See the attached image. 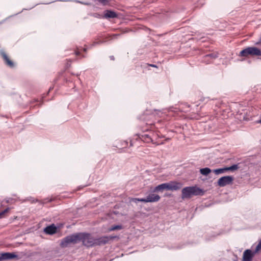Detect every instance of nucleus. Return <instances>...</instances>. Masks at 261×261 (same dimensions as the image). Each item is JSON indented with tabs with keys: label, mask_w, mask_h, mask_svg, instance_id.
<instances>
[{
	"label": "nucleus",
	"mask_w": 261,
	"mask_h": 261,
	"mask_svg": "<svg viewBox=\"0 0 261 261\" xmlns=\"http://www.w3.org/2000/svg\"><path fill=\"white\" fill-rule=\"evenodd\" d=\"M16 256L17 255L13 253H3L0 254V261L5 259H12L16 257Z\"/></svg>",
	"instance_id": "10"
},
{
	"label": "nucleus",
	"mask_w": 261,
	"mask_h": 261,
	"mask_svg": "<svg viewBox=\"0 0 261 261\" xmlns=\"http://www.w3.org/2000/svg\"><path fill=\"white\" fill-rule=\"evenodd\" d=\"M140 139L144 142L149 143L152 142L153 144H155L153 142V139L151 138L150 134H144L142 135L141 137H140Z\"/></svg>",
	"instance_id": "15"
},
{
	"label": "nucleus",
	"mask_w": 261,
	"mask_h": 261,
	"mask_svg": "<svg viewBox=\"0 0 261 261\" xmlns=\"http://www.w3.org/2000/svg\"><path fill=\"white\" fill-rule=\"evenodd\" d=\"M164 190H169L168 182L163 183L155 187L153 192L162 191Z\"/></svg>",
	"instance_id": "14"
},
{
	"label": "nucleus",
	"mask_w": 261,
	"mask_h": 261,
	"mask_svg": "<svg viewBox=\"0 0 261 261\" xmlns=\"http://www.w3.org/2000/svg\"><path fill=\"white\" fill-rule=\"evenodd\" d=\"M147 201L148 202H155L160 200V196L156 194L151 193L149 194L147 197Z\"/></svg>",
	"instance_id": "9"
},
{
	"label": "nucleus",
	"mask_w": 261,
	"mask_h": 261,
	"mask_svg": "<svg viewBox=\"0 0 261 261\" xmlns=\"http://www.w3.org/2000/svg\"><path fill=\"white\" fill-rule=\"evenodd\" d=\"M170 140V139H169V138H167V139H166V141H168V140Z\"/></svg>",
	"instance_id": "26"
},
{
	"label": "nucleus",
	"mask_w": 261,
	"mask_h": 261,
	"mask_svg": "<svg viewBox=\"0 0 261 261\" xmlns=\"http://www.w3.org/2000/svg\"><path fill=\"white\" fill-rule=\"evenodd\" d=\"M168 183V189L170 191H177L181 188L182 185L181 183L172 181Z\"/></svg>",
	"instance_id": "6"
},
{
	"label": "nucleus",
	"mask_w": 261,
	"mask_h": 261,
	"mask_svg": "<svg viewBox=\"0 0 261 261\" xmlns=\"http://www.w3.org/2000/svg\"><path fill=\"white\" fill-rule=\"evenodd\" d=\"M258 123H260L261 124V119H259L258 121H257Z\"/></svg>",
	"instance_id": "23"
},
{
	"label": "nucleus",
	"mask_w": 261,
	"mask_h": 261,
	"mask_svg": "<svg viewBox=\"0 0 261 261\" xmlns=\"http://www.w3.org/2000/svg\"><path fill=\"white\" fill-rule=\"evenodd\" d=\"M212 170L210 168L206 167L204 168L200 169V172L201 174L203 175H207L209 173L211 172Z\"/></svg>",
	"instance_id": "16"
},
{
	"label": "nucleus",
	"mask_w": 261,
	"mask_h": 261,
	"mask_svg": "<svg viewBox=\"0 0 261 261\" xmlns=\"http://www.w3.org/2000/svg\"><path fill=\"white\" fill-rule=\"evenodd\" d=\"M0 54L1 56L3 57L4 60H5L6 63L10 67H13L14 66V64L12 61L9 60L8 57L6 53L3 50H1L0 51Z\"/></svg>",
	"instance_id": "11"
},
{
	"label": "nucleus",
	"mask_w": 261,
	"mask_h": 261,
	"mask_svg": "<svg viewBox=\"0 0 261 261\" xmlns=\"http://www.w3.org/2000/svg\"><path fill=\"white\" fill-rule=\"evenodd\" d=\"M206 57H211L213 59H215L217 57V56L214 54H208V55H206Z\"/></svg>",
	"instance_id": "21"
},
{
	"label": "nucleus",
	"mask_w": 261,
	"mask_h": 261,
	"mask_svg": "<svg viewBox=\"0 0 261 261\" xmlns=\"http://www.w3.org/2000/svg\"><path fill=\"white\" fill-rule=\"evenodd\" d=\"M117 16L118 15L115 12L108 10L104 12V16L103 17L105 18H114Z\"/></svg>",
	"instance_id": "13"
},
{
	"label": "nucleus",
	"mask_w": 261,
	"mask_h": 261,
	"mask_svg": "<svg viewBox=\"0 0 261 261\" xmlns=\"http://www.w3.org/2000/svg\"><path fill=\"white\" fill-rule=\"evenodd\" d=\"M147 200V198L146 197L145 198H133L132 201L135 202H137L138 201L148 202Z\"/></svg>",
	"instance_id": "17"
},
{
	"label": "nucleus",
	"mask_w": 261,
	"mask_h": 261,
	"mask_svg": "<svg viewBox=\"0 0 261 261\" xmlns=\"http://www.w3.org/2000/svg\"><path fill=\"white\" fill-rule=\"evenodd\" d=\"M151 66H152V67H155V65H150Z\"/></svg>",
	"instance_id": "25"
},
{
	"label": "nucleus",
	"mask_w": 261,
	"mask_h": 261,
	"mask_svg": "<svg viewBox=\"0 0 261 261\" xmlns=\"http://www.w3.org/2000/svg\"><path fill=\"white\" fill-rule=\"evenodd\" d=\"M121 228H122V226L121 225H115V226L111 227L109 229V230L113 231V230H115L121 229Z\"/></svg>",
	"instance_id": "18"
},
{
	"label": "nucleus",
	"mask_w": 261,
	"mask_h": 261,
	"mask_svg": "<svg viewBox=\"0 0 261 261\" xmlns=\"http://www.w3.org/2000/svg\"><path fill=\"white\" fill-rule=\"evenodd\" d=\"M10 208L8 207L6 208L5 210L0 212V218H2L4 217L5 214L7 213L9 211Z\"/></svg>",
	"instance_id": "19"
},
{
	"label": "nucleus",
	"mask_w": 261,
	"mask_h": 261,
	"mask_svg": "<svg viewBox=\"0 0 261 261\" xmlns=\"http://www.w3.org/2000/svg\"><path fill=\"white\" fill-rule=\"evenodd\" d=\"M44 231L46 234H53L56 232L57 227L54 224H52L45 227L44 229Z\"/></svg>",
	"instance_id": "12"
},
{
	"label": "nucleus",
	"mask_w": 261,
	"mask_h": 261,
	"mask_svg": "<svg viewBox=\"0 0 261 261\" xmlns=\"http://www.w3.org/2000/svg\"><path fill=\"white\" fill-rule=\"evenodd\" d=\"M255 253V251L252 252L249 249L246 250L243 253V261H251Z\"/></svg>",
	"instance_id": "8"
},
{
	"label": "nucleus",
	"mask_w": 261,
	"mask_h": 261,
	"mask_svg": "<svg viewBox=\"0 0 261 261\" xmlns=\"http://www.w3.org/2000/svg\"><path fill=\"white\" fill-rule=\"evenodd\" d=\"M80 241H82L83 245L87 247H91L95 245V239L93 238L90 234L79 233L68 236L64 238L61 242V246L66 247L70 243L75 244Z\"/></svg>",
	"instance_id": "1"
},
{
	"label": "nucleus",
	"mask_w": 261,
	"mask_h": 261,
	"mask_svg": "<svg viewBox=\"0 0 261 261\" xmlns=\"http://www.w3.org/2000/svg\"><path fill=\"white\" fill-rule=\"evenodd\" d=\"M233 181V177L231 176H225L220 178L217 184L220 187H223L227 185H231Z\"/></svg>",
	"instance_id": "4"
},
{
	"label": "nucleus",
	"mask_w": 261,
	"mask_h": 261,
	"mask_svg": "<svg viewBox=\"0 0 261 261\" xmlns=\"http://www.w3.org/2000/svg\"><path fill=\"white\" fill-rule=\"evenodd\" d=\"M181 197L182 199L190 198L193 195H202V190L196 187H187L182 190Z\"/></svg>",
	"instance_id": "2"
},
{
	"label": "nucleus",
	"mask_w": 261,
	"mask_h": 261,
	"mask_svg": "<svg viewBox=\"0 0 261 261\" xmlns=\"http://www.w3.org/2000/svg\"><path fill=\"white\" fill-rule=\"evenodd\" d=\"M241 57H247L248 56H261V50L256 47H248L242 50L239 54Z\"/></svg>",
	"instance_id": "3"
},
{
	"label": "nucleus",
	"mask_w": 261,
	"mask_h": 261,
	"mask_svg": "<svg viewBox=\"0 0 261 261\" xmlns=\"http://www.w3.org/2000/svg\"><path fill=\"white\" fill-rule=\"evenodd\" d=\"M110 58H111V60H114V57L113 56H111V57H110Z\"/></svg>",
	"instance_id": "22"
},
{
	"label": "nucleus",
	"mask_w": 261,
	"mask_h": 261,
	"mask_svg": "<svg viewBox=\"0 0 261 261\" xmlns=\"http://www.w3.org/2000/svg\"><path fill=\"white\" fill-rule=\"evenodd\" d=\"M238 168V165L237 164H234L230 167L214 169L213 171L216 175H219L225 173L228 171H233L237 170Z\"/></svg>",
	"instance_id": "5"
},
{
	"label": "nucleus",
	"mask_w": 261,
	"mask_h": 261,
	"mask_svg": "<svg viewBox=\"0 0 261 261\" xmlns=\"http://www.w3.org/2000/svg\"><path fill=\"white\" fill-rule=\"evenodd\" d=\"M115 237L112 236H104L100 237L97 239H95V245H102L106 244L110 240L114 239Z\"/></svg>",
	"instance_id": "7"
},
{
	"label": "nucleus",
	"mask_w": 261,
	"mask_h": 261,
	"mask_svg": "<svg viewBox=\"0 0 261 261\" xmlns=\"http://www.w3.org/2000/svg\"><path fill=\"white\" fill-rule=\"evenodd\" d=\"M260 249H261V240L259 242L258 245L256 247V248L255 250V253H257Z\"/></svg>",
	"instance_id": "20"
},
{
	"label": "nucleus",
	"mask_w": 261,
	"mask_h": 261,
	"mask_svg": "<svg viewBox=\"0 0 261 261\" xmlns=\"http://www.w3.org/2000/svg\"><path fill=\"white\" fill-rule=\"evenodd\" d=\"M164 144V142H162L161 143L156 144V145H160V144Z\"/></svg>",
	"instance_id": "24"
}]
</instances>
